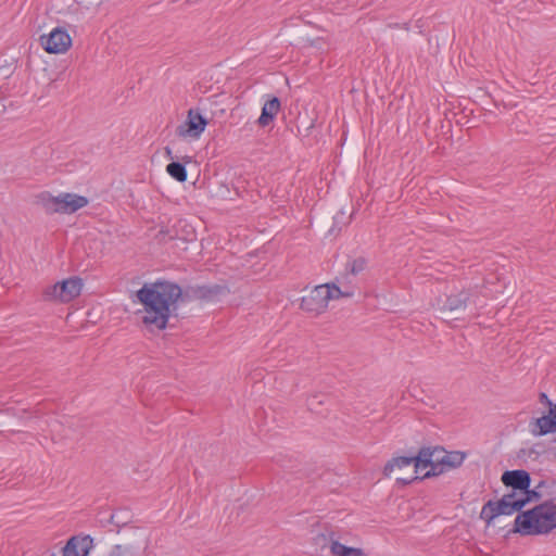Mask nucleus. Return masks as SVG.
<instances>
[{
  "mask_svg": "<svg viewBox=\"0 0 556 556\" xmlns=\"http://www.w3.org/2000/svg\"><path fill=\"white\" fill-rule=\"evenodd\" d=\"M181 295V288L170 281L157 280L144 283L136 292L138 302L143 306L142 323L147 327H153L157 330L165 329L169 317L177 315L176 311Z\"/></svg>",
  "mask_w": 556,
  "mask_h": 556,
  "instance_id": "nucleus-1",
  "label": "nucleus"
},
{
  "mask_svg": "<svg viewBox=\"0 0 556 556\" xmlns=\"http://www.w3.org/2000/svg\"><path fill=\"white\" fill-rule=\"evenodd\" d=\"M556 528V505L544 503L517 515L514 532L521 535H539Z\"/></svg>",
  "mask_w": 556,
  "mask_h": 556,
  "instance_id": "nucleus-2",
  "label": "nucleus"
},
{
  "mask_svg": "<svg viewBox=\"0 0 556 556\" xmlns=\"http://www.w3.org/2000/svg\"><path fill=\"white\" fill-rule=\"evenodd\" d=\"M338 283L342 282L337 279L334 282L315 287L308 294L301 299V308L307 313L318 315L326 311L330 300L352 298L354 295L352 288L342 290Z\"/></svg>",
  "mask_w": 556,
  "mask_h": 556,
  "instance_id": "nucleus-3",
  "label": "nucleus"
},
{
  "mask_svg": "<svg viewBox=\"0 0 556 556\" xmlns=\"http://www.w3.org/2000/svg\"><path fill=\"white\" fill-rule=\"evenodd\" d=\"M37 199L48 214H73L89 203L86 197L70 192H63L56 197L49 192H41Z\"/></svg>",
  "mask_w": 556,
  "mask_h": 556,
  "instance_id": "nucleus-4",
  "label": "nucleus"
},
{
  "mask_svg": "<svg viewBox=\"0 0 556 556\" xmlns=\"http://www.w3.org/2000/svg\"><path fill=\"white\" fill-rule=\"evenodd\" d=\"M445 453L446 451L440 446L420 448L417 454L416 470H414V475L397 477L396 482L402 485H408L416 481L419 478L417 473L420 467H430V470L425 472L421 478H430L441 475L442 460Z\"/></svg>",
  "mask_w": 556,
  "mask_h": 556,
  "instance_id": "nucleus-5",
  "label": "nucleus"
},
{
  "mask_svg": "<svg viewBox=\"0 0 556 556\" xmlns=\"http://www.w3.org/2000/svg\"><path fill=\"white\" fill-rule=\"evenodd\" d=\"M83 289V279L79 277H70L52 286H48L42 291L45 301L68 303L76 299Z\"/></svg>",
  "mask_w": 556,
  "mask_h": 556,
  "instance_id": "nucleus-6",
  "label": "nucleus"
},
{
  "mask_svg": "<svg viewBox=\"0 0 556 556\" xmlns=\"http://www.w3.org/2000/svg\"><path fill=\"white\" fill-rule=\"evenodd\" d=\"M39 42L43 50L50 54L65 53L72 47V38L62 27L54 28L48 35H41Z\"/></svg>",
  "mask_w": 556,
  "mask_h": 556,
  "instance_id": "nucleus-7",
  "label": "nucleus"
},
{
  "mask_svg": "<svg viewBox=\"0 0 556 556\" xmlns=\"http://www.w3.org/2000/svg\"><path fill=\"white\" fill-rule=\"evenodd\" d=\"M476 292L472 289H463L458 292L438 299L439 308L443 312H464L469 303H475Z\"/></svg>",
  "mask_w": 556,
  "mask_h": 556,
  "instance_id": "nucleus-8",
  "label": "nucleus"
},
{
  "mask_svg": "<svg viewBox=\"0 0 556 556\" xmlns=\"http://www.w3.org/2000/svg\"><path fill=\"white\" fill-rule=\"evenodd\" d=\"M207 125V121L195 110L190 109L186 122L176 128V134L180 138H200Z\"/></svg>",
  "mask_w": 556,
  "mask_h": 556,
  "instance_id": "nucleus-9",
  "label": "nucleus"
},
{
  "mask_svg": "<svg viewBox=\"0 0 556 556\" xmlns=\"http://www.w3.org/2000/svg\"><path fill=\"white\" fill-rule=\"evenodd\" d=\"M93 540L91 536H72L62 548V556H88L92 548Z\"/></svg>",
  "mask_w": 556,
  "mask_h": 556,
  "instance_id": "nucleus-10",
  "label": "nucleus"
},
{
  "mask_svg": "<svg viewBox=\"0 0 556 556\" xmlns=\"http://www.w3.org/2000/svg\"><path fill=\"white\" fill-rule=\"evenodd\" d=\"M502 482L506 486L513 488L515 491H527L531 484L529 472L522 469L507 470L502 475Z\"/></svg>",
  "mask_w": 556,
  "mask_h": 556,
  "instance_id": "nucleus-11",
  "label": "nucleus"
},
{
  "mask_svg": "<svg viewBox=\"0 0 556 556\" xmlns=\"http://www.w3.org/2000/svg\"><path fill=\"white\" fill-rule=\"evenodd\" d=\"M417 455L416 456H399L390 459L384 468L383 475L386 477H390L395 469L402 470L405 468L412 469V473L414 475V470H416Z\"/></svg>",
  "mask_w": 556,
  "mask_h": 556,
  "instance_id": "nucleus-12",
  "label": "nucleus"
},
{
  "mask_svg": "<svg viewBox=\"0 0 556 556\" xmlns=\"http://www.w3.org/2000/svg\"><path fill=\"white\" fill-rule=\"evenodd\" d=\"M531 432L534 435H545L556 432V419L551 410L547 415L536 418L532 424Z\"/></svg>",
  "mask_w": 556,
  "mask_h": 556,
  "instance_id": "nucleus-13",
  "label": "nucleus"
},
{
  "mask_svg": "<svg viewBox=\"0 0 556 556\" xmlns=\"http://www.w3.org/2000/svg\"><path fill=\"white\" fill-rule=\"evenodd\" d=\"M280 110V100L277 97L271 98L266 101L262 108L261 116L257 119V123L261 127H266L271 123Z\"/></svg>",
  "mask_w": 556,
  "mask_h": 556,
  "instance_id": "nucleus-14",
  "label": "nucleus"
},
{
  "mask_svg": "<svg viewBox=\"0 0 556 556\" xmlns=\"http://www.w3.org/2000/svg\"><path fill=\"white\" fill-rule=\"evenodd\" d=\"M466 454L459 451L447 452L442 460V473L450 469L458 468L465 460Z\"/></svg>",
  "mask_w": 556,
  "mask_h": 556,
  "instance_id": "nucleus-15",
  "label": "nucleus"
},
{
  "mask_svg": "<svg viewBox=\"0 0 556 556\" xmlns=\"http://www.w3.org/2000/svg\"><path fill=\"white\" fill-rule=\"evenodd\" d=\"M330 552L333 556H367L363 549L345 546L338 541H331Z\"/></svg>",
  "mask_w": 556,
  "mask_h": 556,
  "instance_id": "nucleus-16",
  "label": "nucleus"
},
{
  "mask_svg": "<svg viewBox=\"0 0 556 556\" xmlns=\"http://www.w3.org/2000/svg\"><path fill=\"white\" fill-rule=\"evenodd\" d=\"M529 503V497H522V501L507 502L506 500L497 501L501 508V515H511L515 511L521 510Z\"/></svg>",
  "mask_w": 556,
  "mask_h": 556,
  "instance_id": "nucleus-17",
  "label": "nucleus"
},
{
  "mask_svg": "<svg viewBox=\"0 0 556 556\" xmlns=\"http://www.w3.org/2000/svg\"><path fill=\"white\" fill-rule=\"evenodd\" d=\"M223 290H224V288L218 286V285H215V286H212V287L202 286V287H198L194 290V295L198 299L212 300L213 298H215L218 294H220L223 292Z\"/></svg>",
  "mask_w": 556,
  "mask_h": 556,
  "instance_id": "nucleus-18",
  "label": "nucleus"
},
{
  "mask_svg": "<svg viewBox=\"0 0 556 556\" xmlns=\"http://www.w3.org/2000/svg\"><path fill=\"white\" fill-rule=\"evenodd\" d=\"M501 515V508L498 507L497 501H489L481 509L480 517L485 520L489 525L494 518Z\"/></svg>",
  "mask_w": 556,
  "mask_h": 556,
  "instance_id": "nucleus-19",
  "label": "nucleus"
},
{
  "mask_svg": "<svg viewBox=\"0 0 556 556\" xmlns=\"http://www.w3.org/2000/svg\"><path fill=\"white\" fill-rule=\"evenodd\" d=\"M166 172L170 177L176 179L179 182H185L187 180V170L184 164L179 162H170L166 166Z\"/></svg>",
  "mask_w": 556,
  "mask_h": 556,
  "instance_id": "nucleus-20",
  "label": "nucleus"
},
{
  "mask_svg": "<svg viewBox=\"0 0 556 556\" xmlns=\"http://www.w3.org/2000/svg\"><path fill=\"white\" fill-rule=\"evenodd\" d=\"M367 267V261L364 257H357L354 260H351L346 263L345 270L346 274L356 276L361 273H363Z\"/></svg>",
  "mask_w": 556,
  "mask_h": 556,
  "instance_id": "nucleus-21",
  "label": "nucleus"
},
{
  "mask_svg": "<svg viewBox=\"0 0 556 556\" xmlns=\"http://www.w3.org/2000/svg\"><path fill=\"white\" fill-rule=\"evenodd\" d=\"M327 399H328V396L326 394H321V393L313 394L306 401L307 408L311 412H314L316 414H320L321 413V406L325 404Z\"/></svg>",
  "mask_w": 556,
  "mask_h": 556,
  "instance_id": "nucleus-22",
  "label": "nucleus"
},
{
  "mask_svg": "<svg viewBox=\"0 0 556 556\" xmlns=\"http://www.w3.org/2000/svg\"><path fill=\"white\" fill-rule=\"evenodd\" d=\"M520 494L521 497H529V503L532 501H538L540 498V493L536 492L535 490H530V488H528L527 491H521Z\"/></svg>",
  "mask_w": 556,
  "mask_h": 556,
  "instance_id": "nucleus-23",
  "label": "nucleus"
},
{
  "mask_svg": "<svg viewBox=\"0 0 556 556\" xmlns=\"http://www.w3.org/2000/svg\"><path fill=\"white\" fill-rule=\"evenodd\" d=\"M502 500H506L507 502H518L522 501V497L519 491L514 490L511 493L504 495Z\"/></svg>",
  "mask_w": 556,
  "mask_h": 556,
  "instance_id": "nucleus-24",
  "label": "nucleus"
},
{
  "mask_svg": "<svg viewBox=\"0 0 556 556\" xmlns=\"http://www.w3.org/2000/svg\"><path fill=\"white\" fill-rule=\"evenodd\" d=\"M538 142H539L540 144L548 143V141H547V136H545V135H541V136H539V138H538Z\"/></svg>",
  "mask_w": 556,
  "mask_h": 556,
  "instance_id": "nucleus-25",
  "label": "nucleus"
},
{
  "mask_svg": "<svg viewBox=\"0 0 556 556\" xmlns=\"http://www.w3.org/2000/svg\"><path fill=\"white\" fill-rule=\"evenodd\" d=\"M165 154L168 159L173 160L174 159V155H173V152L172 150L167 147L165 148Z\"/></svg>",
  "mask_w": 556,
  "mask_h": 556,
  "instance_id": "nucleus-26",
  "label": "nucleus"
},
{
  "mask_svg": "<svg viewBox=\"0 0 556 556\" xmlns=\"http://www.w3.org/2000/svg\"><path fill=\"white\" fill-rule=\"evenodd\" d=\"M549 409H551V414H553L555 419H556V404L555 405H551Z\"/></svg>",
  "mask_w": 556,
  "mask_h": 556,
  "instance_id": "nucleus-27",
  "label": "nucleus"
},
{
  "mask_svg": "<svg viewBox=\"0 0 556 556\" xmlns=\"http://www.w3.org/2000/svg\"><path fill=\"white\" fill-rule=\"evenodd\" d=\"M425 468H426V467H420V468H419V471H418V473H417V475H419L420 472H422V469H425ZM418 477H419V478H418L417 480H421V479H422V478H421L422 476H418Z\"/></svg>",
  "mask_w": 556,
  "mask_h": 556,
  "instance_id": "nucleus-28",
  "label": "nucleus"
},
{
  "mask_svg": "<svg viewBox=\"0 0 556 556\" xmlns=\"http://www.w3.org/2000/svg\"><path fill=\"white\" fill-rule=\"evenodd\" d=\"M518 132L528 134V130H517Z\"/></svg>",
  "mask_w": 556,
  "mask_h": 556,
  "instance_id": "nucleus-29",
  "label": "nucleus"
}]
</instances>
